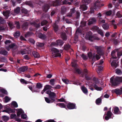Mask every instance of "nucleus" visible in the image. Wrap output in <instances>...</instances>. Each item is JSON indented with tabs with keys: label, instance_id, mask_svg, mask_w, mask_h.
Returning <instances> with one entry per match:
<instances>
[{
	"label": "nucleus",
	"instance_id": "56",
	"mask_svg": "<svg viewBox=\"0 0 122 122\" xmlns=\"http://www.w3.org/2000/svg\"><path fill=\"white\" fill-rule=\"evenodd\" d=\"M8 25L10 27V28L12 29L14 27V26L13 25L12 23L11 22H9L8 23Z\"/></svg>",
	"mask_w": 122,
	"mask_h": 122
},
{
	"label": "nucleus",
	"instance_id": "60",
	"mask_svg": "<svg viewBox=\"0 0 122 122\" xmlns=\"http://www.w3.org/2000/svg\"><path fill=\"white\" fill-rule=\"evenodd\" d=\"M117 55L119 58L120 56L122 55V50L120 52H119L117 53Z\"/></svg>",
	"mask_w": 122,
	"mask_h": 122
},
{
	"label": "nucleus",
	"instance_id": "20",
	"mask_svg": "<svg viewBox=\"0 0 122 122\" xmlns=\"http://www.w3.org/2000/svg\"><path fill=\"white\" fill-rule=\"evenodd\" d=\"M15 46L14 44H13L9 46L6 47V48L8 51H9L11 48H13Z\"/></svg>",
	"mask_w": 122,
	"mask_h": 122
},
{
	"label": "nucleus",
	"instance_id": "53",
	"mask_svg": "<svg viewBox=\"0 0 122 122\" xmlns=\"http://www.w3.org/2000/svg\"><path fill=\"white\" fill-rule=\"evenodd\" d=\"M32 33L30 32H28L25 35V37H27L32 35Z\"/></svg>",
	"mask_w": 122,
	"mask_h": 122
},
{
	"label": "nucleus",
	"instance_id": "4",
	"mask_svg": "<svg viewBox=\"0 0 122 122\" xmlns=\"http://www.w3.org/2000/svg\"><path fill=\"white\" fill-rule=\"evenodd\" d=\"M52 56L54 58L57 56H61V54L59 53V51L57 49L53 48L51 49Z\"/></svg>",
	"mask_w": 122,
	"mask_h": 122
},
{
	"label": "nucleus",
	"instance_id": "18",
	"mask_svg": "<svg viewBox=\"0 0 122 122\" xmlns=\"http://www.w3.org/2000/svg\"><path fill=\"white\" fill-rule=\"evenodd\" d=\"M115 51H113L111 53V55L112 56V57L111 58V60L112 61L114 59H116V56L115 55Z\"/></svg>",
	"mask_w": 122,
	"mask_h": 122
},
{
	"label": "nucleus",
	"instance_id": "46",
	"mask_svg": "<svg viewBox=\"0 0 122 122\" xmlns=\"http://www.w3.org/2000/svg\"><path fill=\"white\" fill-rule=\"evenodd\" d=\"M36 86L37 88H40L42 87V85L40 83H38L36 84Z\"/></svg>",
	"mask_w": 122,
	"mask_h": 122
},
{
	"label": "nucleus",
	"instance_id": "8",
	"mask_svg": "<svg viewBox=\"0 0 122 122\" xmlns=\"http://www.w3.org/2000/svg\"><path fill=\"white\" fill-rule=\"evenodd\" d=\"M103 60H101L97 64V65H98V70L97 71L98 73H99L100 72V71L102 70V69L103 67L102 66H98V65H101L103 63Z\"/></svg>",
	"mask_w": 122,
	"mask_h": 122
},
{
	"label": "nucleus",
	"instance_id": "3",
	"mask_svg": "<svg viewBox=\"0 0 122 122\" xmlns=\"http://www.w3.org/2000/svg\"><path fill=\"white\" fill-rule=\"evenodd\" d=\"M93 85L91 86L89 84V87L93 86L95 88V89L97 91H100L102 89V88L98 87L96 85V84L98 83L99 82L97 78H94L93 79Z\"/></svg>",
	"mask_w": 122,
	"mask_h": 122
},
{
	"label": "nucleus",
	"instance_id": "33",
	"mask_svg": "<svg viewBox=\"0 0 122 122\" xmlns=\"http://www.w3.org/2000/svg\"><path fill=\"white\" fill-rule=\"evenodd\" d=\"M39 38L43 39L45 38V36L41 33H39L38 35Z\"/></svg>",
	"mask_w": 122,
	"mask_h": 122
},
{
	"label": "nucleus",
	"instance_id": "2",
	"mask_svg": "<svg viewBox=\"0 0 122 122\" xmlns=\"http://www.w3.org/2000/svg\"><path fill=\"white\" fill-rule=\"evenodd\" d=\"M122 81V77H117L114 78V77H112L110 80V83L112 86L117 85L120 82Z\"/></svg>",
	"mask_w": 122,
	"mask_h": 122
},
{
	"label": "nucleus",
	"instance_id": "27",
	"mask_svg": "<svg viewBox=\"0 0 122 122\" xmlns=\"http://www.w3.org/2000/svg\"><path fill=\"white\" fill-rule=\"evenodd\" d=\"M20 35V33L19 31H18L16 32L14 34V36L15 37L17 38L19 37Z\"/></svg>",
	"mask_w": 122,
	"mask_h": 122
},
{
	"label": "nucleus",
	"instance_id": "58",
	"mask_svg": "<svg viewBox=\"0 0 122 122\" xmlns=\"http://www.w3.org/2000/svg\"><path fill=\"white\" fill-rule=\"evenodd\" d=\"M81 57L84 60L86 59L87 57L86 56L83 54H82L81 55Z\"/></svg>",
	"mask_w": 122,
	"mask_h": 122
},
{
	"label": "nucleus",
	"instance_id": "40",
	"mask_svg": "<svg viewBox=\"0 0 122 122\" xmlns=\"http://www.w3.org/2000/svg\"><path fill=\"white\" fill-rule=\"evenodd\" d=\"M94 9H97V7L98 8H99V4L98 3H97V2L95 3L94 5Z\"/></svg>",
	"mask_w": 122,
	"mask_h": 122
},
{
	"label": "nucleus",
	"instance_id": "28",
	"mask_svg": "<svg viewBox=\"0 0 122 122\" xmlns=\"http://www.w3.org/2000/svg\"><path fill=\"white\" fill-rule=\"evenodd\" d=\"M62 80L64 83L66 84H68L70 83V82L69 80L66 79H62Z\"/></svg>",
	"mask_w": 122,
	"mask_h": 122
},
{
	"label": "nucleus",
	"instance_id": "64",
	"mask_svg": "<svg viewBox=\"0 0 122 122\" xmlns=\"http://www.w3.org/2000/svg\"><path fill=\"white\" fill-rule=\"evenodd\" d=\"M24 76L28 78H30L31 77V76L29 74H25L24 75Z\"/></svg>",
	"mask_w": 122,
	"mask_h": 122
},
{
	"label": "nucleus",
	"instance_id": "55",
	"mask_svg": "<svg viewBox=\"0 0 122 122\" xmlns=\"http://www.w3.org/2000/svg\"><path fill=\"white\" fill-rule=\"evenodd\" d=\"M70 45H66L65 47V49L66 50H67L70 48Z\"/></svg>",
	"mask_w": 122,
	"mask_h": 122
},
{
	"label": "nucleus",
	"instance_id": "41",
	"mask_svg": "<svg viewBox=\"0 0 122 122\" xmlns=\"http://www.w3.org/2000/svg\"><path fill=\"white\" fill-rule=\"evenodd\" d=\"M116 73L118 75H120L122 73L121 71L119 69H117L116 70Z\"/></svg>",
	"mask_w": 122,
	"mask_h": 122
},
{
	"label": "nucleus",
	"instance_id": "57",
	"mask_svg": "<svg viewBox=\"0 0 122 122\" xmlns=\"http://www.w3.org/2000/svg\"><path fill=\"white\" fill-rule=\"evenodd\" d=\"M84 2L86 4L89 3L91 1V0H84Z\"/></svg>",
	"mask_w": 122,
	"mask_h": 122
},
{
	"label": "nucleus",
	"instance_id": "49",
	"mask_svg": "<svg viewBox=\"0 0 122 122\" xmlns=\"http://www.w3.org/2000/svg\"><path fill=\"white\" fill-rule=\"evenodd\" d=\"M21 11L22 13L25 14H26L27 13V11L25 8L22 9Z\"/></svg>",
	"mask_w": 122,
	"mask_h": 122
},
{
	"label": "nucleus",
	"instance_id": "42",
	"mask_svg": "<svg viewBox=\"0 0 122 122\" xmlns=\"http://www.w3.org/2000/svg\"><path fill=\"white\" fill-rule=\"evenodd\" d=\"M55 80L54 79H51L50 81V84L51 85H54L55 82Z\"/></svg>",
	"mask_w": 122,
	"mask_h": 122
},
{
	"label": "nucleus",
	"instance_id": "61",
	"mask_svg": "<svg viewBox=\"0 0 122 122\" xmlns=\"http://www.w3.org/2000/svg\"><path fill=\"white\" fill-rule=\"evenodd\" d=\"M117 16L119 18H120L122 17L121 15L120 14L119 12H118L116 14Z\"/></svg>",
	"mask_w": 122,
	"mask_h": 122
},
{
	"label": "nucleus",
	"instance_id": "45",
	"mask_svg": "<svg viewBox=\"0 0 122 122\" xmlns=\"http://www.w3.org/2000/svg\"><path fill=\"white\" fill-rule=\"evenodd\" d=\"M58 105L61 108H64L65 107V105L63 103H59Z\"/></svg>",
	"mask_w": 122,
	"mask_h": 122
},
{
	"label": "nucleus",
	"instance_id": "52",
	"mask_svg": "<svg viewBox=\"0 0 122 122\" xmlns=\"http://www.w3.org/2000/svg\"><path fill=\"white\" fill-rule=\"evenodd\" d=\"M21 118L24 119H26L27 118V117L26 115L23 114L21 115Z\"/></svg>",
	"mask_w": 122,
	"mask_h": 122
},
{
	"label": "nucleus",
	"instance_id": "16",
	"mask_svg": "<svg viewBox=\"0 0 122 122\" xmlns=\"http://www.w3.org/2000/svg\"><path fill=\"white\" fill-rule=\"evenodd\" d=\"M114 112L116 114H120L121 113V112L119 111L118 108L117 107L114 108Z\"/></svg>",
	"mask_w": 122,
	"mask_h": 122
},
{
	"label": "nucleus",
	"instance_id": "63",
	"mask_svg": "<svg viewBox=\"0 0 122 122\" xmlns=\"http://www.w3.org/2000/svg\"><path fill=\"white\" fill-rule=\"evenodd\" d=\"M15 24L16 25L17 28H19L20 25L19 22H16L15 23Z\"/></svg>",
	"mask_w": 122,
	"mask_h": 122
},
{
	"label": "nucleus",
	"instance_id": "31",
	"mask_svg": "<svg viewBox=\"0 0 122 122\" xmlns=\"http://www.w3.org/2000/svg\"><path fill=\"white\" fill-rule=\"evenodd\" d=\"M102 26L103 29L105 30H107L109 28V25L107 24L103 25Z\"/></svg>",
	"mask_w": 122,
	"mask_h": 122
},
{
	"label": "nucleus",
	"instance_id": "38",
	"mask_svg": "<svg viewBox=\"0 0 122 122\" xmlns=\"http://www.w3.org/2000/svg\"><path fill=\"white\" fill-rule=\"evenodd\" d=\"M92 29L94 31H97L99 29L97 26H94L92 27Z\"/></svg>",
	"mask_w": 122,
	"mask_h": 122
},
{
	"label": "nucleus",
	"instance_id": "22",
	"mask_svg": "<svg viewBox=\"0 0 122 122\" xmlns=\"http://www.w3.org/2000/svg\"><path fill=\"white\" fill-rule=\"evenodd\" d=\"M7 52L4 50H2L0 52V54L4 55H6L7 54Z\"/></svg>",
	"mask_w": 122,
	"mask_h": 122
},
{
	"label": "nucleus",
	"instance_id": "35",
	"mask_svg": "<svg viewBox=\"0 0 122 122\" xmlns=\"http://www.w3.org/2000/svg\"><path fill=\"white\" fill-rule=\"evenodd\" d=\"M4 99L5 102H6L10 101V99L8 97L6 96L5 97Z\"/></svg>",
	"mask_w": 122,
	"mask_h": 122
},
{
	"label": "nucleus",
	"instance_id": "12",
	"mask_svg": "<svg viewBox=\"0 0 122 122\" xmlns=\"http://www.w3.org/2000/svg\"><path fill=\"white\" fill-rule=\"evenodd\" d=\"M17 110V114L18 117H20V115H21L24 113V111L21 109H18Z\"/></svg>",
	"mask_w": 122,
	"mask_h": 122
},
{
	"label": "nucleus",
	"instance_id": "19",
	"mask_svg": "<svg viewBox=\"0 0 122 122\" xmlns=\"http://www.w3.org/2000/svg\"><path fill=\"white\" fill-rule=\"evenodd\" d=\"M52 88V87L48 85H46L44 87V89L43 90L44 92H45L47 90H50Z\"/></svg>",
	"mask_w": 122,
	"mask_h": 122
},
{
	"label": "nucleus",
	"instance_id": "5",
	"mask_svg": "<svg viewBox=\"0 0 122 122\" xmlns=\"http://www.w3.org/2000/svg\"><path fill=\"white\" fill-rule=\"evenodd\" d=\"M100 47L97 46L96 47V49L97 50V53L96 56V58L97 60H99L100 58V56L102 55V53L101 51L100 50Z\"/></svg>",
	"mask_w": 122,
	"mask_h": 122
},
{
	"label": "nucleus",
	"instance_id": "44",
	"mask_svg": "<svg viewBox=\"0 0 122 122\" xmlns=\"http://www.w3.org/2000/svg\"><path fill=\"white\" fill-rule=\"evenodd\" d=\"M62 38L64 40H65L66 39V34L65 33L61 35Z\"/></svg>",
	"mask_w": 122,
	"mask_h": 122
},
{
	"label": "nucleus",
	"instance_id": "13",
	"mask_svg": "<svg viewBox=\"0 0 122 122\" xmlns=\"http://www.w3.org/2000/svg\"><path fill=\"white\" fill-rule=\"evenodd\" d=\"M81 89L83 92L85 94H87L88 93V91L87 88L84 86H82Z\"/></svg>",
	"mask_w": 122,
	"mask_h": 122
},
{
	"label": "nucleus",
	"instance_id": "6",
	"mask_svg": "<svg viewBox=\"0 0 122 122\" xmlns=\"http://www.w3.org/2000/svg\"><path fill=\"white\" fill-rule=\"evenodd\" d=\"M112 93H115L117 94L120 95L122 94V87L120 89H116L112 91Z\"/></svg>",
	"mask_w": 122,
	"mask_h": 122
},
{
	"label": "nucleus",
	"instance_id": "23",
	"mask_svg": "<svg viewBox=\"0 0 122 122\" xmlns=\"http://www.w3.org/2000/svg\"><path fill=\"white\" fill-rule=\"evenodd\" d=\"M102 99L100 98H98L96 100V103L98 105H99L101 102Z\"/></svg>",
	"mask_w": 122,
	"mask_h": 122
},
{
	"label": "nucleus",
	"instance_id": "14",
	"mask_svg": "<svg viewBox=\"0 0 122 122\" xmlns=\"http://www.w3.org/2000/svg\"><path fill=\"white\" fill-rule=\"evenodd\" d=\"M96 20L94 18H91L90 19L88 25H90L96 22Z\"/></svg>",
	"mask_w": 122,
	"mask_h": 122
},
{
	"label": "nucleus",
	"instance_id": "11",
	"mask_svg": "<svg viewBox=\"0 0 122 122\" xmlns=\"http://www.w3.org/2000/svg\"><path fill=\"white\" fill-rule=\"evenodd\" d=\"M67 107L69 109H72L75 108V106L74 104L69 103L67 104Z\"/></svg>",
	"mask_w": 122,
	"mask_h": 122
},
{
	"label": "nucleus",
	"instance_id": "39",
	"mask_svg": "<svg viewBox=\"0 0 122 122\" xmlns=\"http://www.w3.org/2000/svg\"><path fill=\"white\" fill-rule=\"evenodd\" d=\"M97 32L99 34H100L102 36H103V32L101 30L99 29L97 31Z\"/></svg>",
	"mask_w": 122,
	"mask_h": 122
},
{
	"label": "nucleus",
	"instance_id": "15",
	"mask_svg": "<svg viewBox=\"0 0 122 122\" xmlns=\"http://www.w3.org/2000/svg\"><path fill=\"white\" fill-rule=\"evenodd\" d=\"M89 35L88 34H87L86 36V39L89 40H91V39L92 38V33L90 32H89Z\"/></svg>",
	"mask_w": 122,
	"mask_h": 122
},
{
	"label": "nucleus",
	"instance_id": "48",
	"mask_svg": "<svg viewBox=\"0 0 122 122\" xmlns=\"http://www.w3.org/2000/svg\"><path fill=\"white\" fill-rule=\"evenodd\" d=\"M62 2L63 4H68L69 5L71 4V3L70 2H69L68 1L66 0H64L62 1Z\"/></svg>",
	"mask_w": 122,
	"mask_h": 122
},
{
	"label": "nucleus",
	"instance_id": "34",
	"mask_svg": "<svg viewBox=\"0 0 122 122\" xmlns=\"http://www.w3.org/2000/svg\"><path fill=\"white\" fill-rule=\"evenodd\" d=\"M36 46L38 47H41L44 46V44L43 43L38 42L36 43Z\"/></svg>",
	"mask_w": 122,
	"mask_h": 122
},
{
	"label": "nucleus",
	"instance_id": "17",
	"mask_svg": "<svg viewBox=\"0 0 122 122\" xmlns=\"http://www.w3.org/2000/svg\"><path fill=\"white\" fill-rule=\"evenodd\" d=\"M112 114V113L110 111H108L107 114V116L105 117V119L106 120H108L109 118L111 117Z\"/></svg>",
	"mask_w": 122,
	"mask_h": 122
},
{
	"label": "nucleus",
	"instance_id": "26",
	"mask_svg": "<svg viewBox=\"0 0 122 122\" xmlns=\"http://www.w3.org/2000/svg\"><path fill=\"white\" fill-rule=\"evenodd\" d=\"M2 119L5 121H8L9 119V117L6 116H4L2 117Z\"/></svg>",
	"mask_w": 122,
	"mask_h": 122
},
{
	"label": "nucleus",
	"instance_id": "30",
	"mask_svg": "<svg viewBox=\"0 0 122 122\" xmlns=\"http://www.w3.org/2000/svg\"><path fill=\"white\" fill-rule=\"evenodd\" d=\"M20 8L19 7H17L14 10V12L16 14H18L20 12Z\"/></svg>",
	"mask_w": 122,
	"mask_h": 122
},
{
	"label": "nucleus",
	"instance_id": "29",
	"mask_svg": "<svg viewBox=\"0 0 122 122\" xmlns=\"http://www.w3.org/2000/svg\"><path fill=\"white\" fill-rule=\"evenodd\" d=\"M74 12V9L73 8L71 9L70 13L68 14V16H72V14Z\"/></svg>",
	"mask_w": 122,
	"mask_h": 122
},
{
	"label": "nucleus",
	"instance_id": "24",
	"mask_svg": "<svg viewBox=\"0 0 122 122\" xmlns=\"http://www.w3.org/2000/svg\"><path fill=\"white\" fill-rule=\"evenodd\" d=\"M80 9L83 11L86 10L87 9V7L85 5H81L80 7Z\"/></svg>",
	"mask_w": 122,
	"mask_h": 122
},
{
	"label": "nucleus",
	"instance_id": "25",
	"mask_svg": "<svg viewBox=\"0 0 122 122\" xmlns=\"http://www.w3.org/2000/svg\"><path fill=\"white\" fill-rule=\"evenodd\" d=\"M3 15L4 16H5L6 18H7L9 16V12L8 11L4 12Z\"/></svg>",
	"mask_w": 122,
	"mask_h": 122
},
{
	"label": "nucleus",
	"instance_id": "32",
	"mask_svg": "<svg viewBox=\"0 0 122 122\" xmlns=\"http://www.w3.org/2000/svg\"><path fill=\"white\" fill-rule=\"evenodd\" d=\"M11 105L15 107H17L18 106L17 103L15 101L11 103Z\"/></svg>",
	"mask_w": 122,
	"mask_h": 122
},
{
	"label": "nucleus",
	"instance_id": "37",
	"mask_svg": "<svg viewBox=\"0 0 122 122\" xmlns=\"http://www.w3.org/2000/svg\"><path fill=\"white\" fill-rule=\"evenodd\" d=\"M76 61L74 60L73 61L71 62V65L73 67H75L76 66Z\"/></svg>",
	"mask_w": 122,
	"mask_h": 122
},
{
	"label": "nucleus",
	"instance_id": "50",
	"mask_svg": "<svg viewBox=\"0 0 122 122\" xmlns=\"http://www.w3.org/2000/svg\"><path fill=\"white\" fill-rule=\"evenodd\" d=\"M47 23V22L46 20H44L42 21L41 23V25L42 26H43L44 25L46 24Z\"/></svg>",
	"mask_w": 122,
	"mask_h": 122
},
{
	"label": "nucleus",
	"instance_id": "36",
	"mask_svg": "<svg viewBox=\"0 0 122 122\" xmlns=\"http://www.w3.org/2000/svg\"><path fill=\"white\" fill-rule=\"evenodd\" d=\"M20 81L22 83L25 84H27V81L24 79H21L20 80Z\"/></svg>",
	"mask_w": 122,
	"mask_h": 122
},
{
	"label": "nucleus",
	"instance_id": "10",
	"mask_svg": "<svg viewBox=\"0 0 122 122\" xmlns=\"http://www.w3.org/2000/svg\"><path fill=\"white\" fill-rule=\"evenodd\" d=\"M112 61L111 63V66L113 67L116 68L118 66V62L116 60H114Z\"/></svg>",
	"mask_w": 122,
	"mask_h": 122
},
{
	"label": "nucleus",
	"instance_id": "54",
	"mask_svg": "<svg viewBox=\"0 0 122 122\" xmlns=\"http://www.w3.org/2000/svg\"><path fill=\"white\" fill-rule=\"evenodd\" d=\"M27 52L26 50L25 49L24 51H21V54L24 55L27 53Z\"/></svg>",
	"mask_w": 122,
	"mask_h": 122
},
{
	"label": "nucleus",
	"instance_id": "43",
	"mask_svg": "<svg viewBox=\"0 0 122 122\" xmlns=\"http://www.w3.org/2000/svg\"><path fill=\"white\" fill-rule=\"evenodd\" d=\"M4 112H5L7 113H9L11 112L12 111L11 108H9L8 109L4 111Z\"/></svg>",
	"mask_w": 122,
	"mask_h": 122
},
{
	"label": "nucleus",
	"instance_id": "62",
	"mask_svg": "<svg viewBox=\"0 0 122 122\" xmlns=\"http://www.w3.org/2000/svg\"><path fill=\"white\" fill-rule=\"evenodd\" d=\"M112 13V12L111 11H109L107 12L106 13V14L107 15H110Z\"/></svg>",
	"mask_w": 122,
	"mask_h": 122
},
{
	"label": "nucleus",
	"instance_id": "21",
	"mask_svg": "<svg viewBox=\"0 0 122 122\" xmlns=\"http://www.w3.org/2000/svg\"><path fill=\"white\" fill-rule=\"evenodd\" d=\"M32 54L34 57L35 58H38L40 56L39 53L36 51H33Z\"/></svg>",
	"mask_w": 122,
	"mask_h": 122
},
{
	"label": "nucleus",
	"instance_id": "51",
	"mask_svg": "<svg viewBox=\"0 0 122 122\" xmlns=\"http://www.w3.org/2000/svg\"><path fill=\"white\" fill-rule=\"evenodd\" d=\"M28 25V24L27 23H25L22 26V28L24 29H25V28H26Z\"/></svg>",
	"mask_w": 122,
	"mask_h": 122
},
{
	"label": "nucleus",
	"instance_id": "59",
	"mask_svg": "<svg viewBox=\"0 0 122 122\" xmlns=\"http://www.w3.org/2000/svg\"><path fill=\"white\" fill-rule=\"evenodd\" d=\"M29 41L33 44H34L35 42V41L34 40L31 39H29Z\"/></svg>",
	"mask_w": 122,
	"mask_h": 122
},
{
	"label": "nucleus",
	"instance_id": "1",
	"mask_svg": "<svg viewBox=\"0 0 122 122\" xmlns=\"http://www.w3.org/2000/svg\"><path fill=\"white\" fill-rule=\"evenodd\" d=\"M46 93L49 95V98L45 97V99L46 102L48 103L53 102L55 101V98L56 97V94L54 92L50 91H47Z\"/></svg>",
	"mask_w": 122,
	"mask_h": 122
},
{
	"label": "nucleus",
	"instance_id": "9",
	"mask_svg": "<svg viewBox=\"0 0 122 122\" xmlns=\"http://www.w3.org/2000/svg\"><path fill=\"white\" fill-rule=\"evenodd\" d=\"M28 69L27 66H24L20 68L17 70V71L19 73H20L21 72H24L26 70Z\"/></svg>",
	"mask_w": 122,
	"mask_h": 122
},
{
	"label": "nucleus",
	"instance_id": "7",
	"mask_svg": "<svg viewBox=\"0 0 122 122\" xmlns=\"http://www.w3.org/2000/svg\"><path fill=\"white\" fill-rule=\"evenodd\" d=\"M63 44V42L61 40H59L56 41V42H52L51 44L52 46H56V45H62Z\"/></svg>",
	"mask_w": 122,
	"mask_h": 122
},
{
	"label": "nucleus",
	"instance_id": "47",
	"mask_svg": "<svg viewBox=\"0 0 122 122\" xmlns=\"http://www.w3.org/2000/svg\"><path fill=\"white\" fill-rule=\"evenodd\" d=\"M49 9V6L47 5L45 6L44 7L43 9L44 11H46Z\"/></svg>",
	"mask_w": 122,
	"mask_h": 122
}]
</instances>
